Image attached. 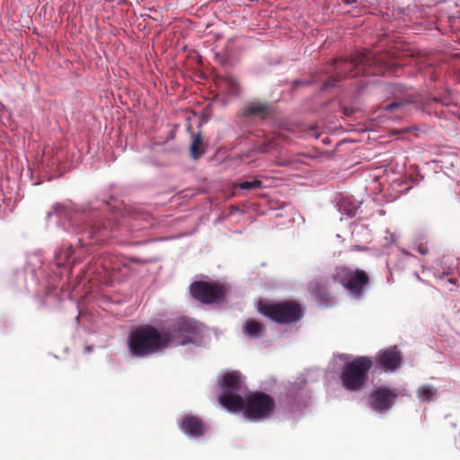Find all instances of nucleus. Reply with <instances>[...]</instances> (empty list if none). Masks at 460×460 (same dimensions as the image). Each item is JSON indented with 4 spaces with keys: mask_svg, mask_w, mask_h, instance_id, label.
I'll return each mask as SVG.
<instances>
[{
    "mask_svg": "<svg viewBox=\"0 0 460 460\" xmlns=\"http://www.w3.org/2000/svg\"><path fill=\"white\" fill-rule=\"evenodd\" d=\"M128 346L134 356L146 357L169 346V337L155 327L146 325L133 331L129 336Z\"/></svg>",
    "mask_w": 460,
    "mask_h": 460,
    "instance_id": "nucleus-1",
    "label": "nucleus"
},
{
    "mask_svg": "<svg viewBox=\"0 0 460 460\" xmlns=\"http://www.w3.org/2000/svg\"><path fill=\"white\" fill-rule=\"evenodd\" d=\"M275 400L270 394L256 391L242 398V406L234 411H242L252 421H261L271 416L275 410Z\"/></svg>",
    "mask_w": 460,
    "mask_h": 460,
    "instance_id": "nucleus-2",
    "label": "nucleus"
},
{
    "mask_svg": "<svg viewBox=\"0 0 460 460\" xmlns=\"http://www.w3.org/2000/svg\"><path fill=\"white\" fill-rule=\"evenodd\" d=\"M373 367L369 357L359 356L344 365L341 373L343 387L350 392L360 391L368 380V372Z\"/></svg>",
    "mask_w": 460,
    "mask_h": 460,
    "instance_id": "nucleus-3",
    "label": "nucleus"
},
{
    "mask_svg": "<svg viewBox=\"0 0 460 460\" xmlns=\"http://www.w3.org/2000/svg\"><path fill=\"white\" fill-rule=\"evenodd\" d=\"M259 311L278 323H292L303 316V308L296 301L288 300L280 303H260Z\"/></svg>",
    "mask_w": 460,
    "mask_h": 460,
    "instance_id": "nucleus-4",
    "label": "nucleus"
},
{
    "mask_svg": "<svg viewBox=\"0 0 460 460\" xmlns=\"http://www.w3.org/2000/svg\"><path fill=\"white\" fill-rule=\"evenodd\" d=\"M222 390L218 397L219 402L228 411H234L242 406L241 393L244 384L239 372L234 371L226 374L219 383Z\"/></svg>",
    "mask_w": 460,
    "mask_h": 460,
    "instance_id": "nucleus-5",
    "label": "nucleus"
},
{
    "mask_svg": "<svg viewBox=\"0 0 460 460\" xmlns=\"http://www.w3.org/2000/svg\"><path fill=\"white\" fill-rule=\"evenodd\" d=\"M333 281L342 285L355 298H360L364 289L369 284V277L366 271L349 267L336 268L332 275Z\"/></svg>",
    "mask_w": 460,
    "mask_h": 460,
    "instance_id": "nucleus-6",
    "label": "nucleus"
},
{
    "mask_svg": "<svg viewBox=\"0 0 460 460\" xmlns=\"http://www.w3.org/2000/svg\"><path fill=\"white\" fill-rule=\"evenodd\" d=\"M227 288L215 282L195 281L190 287L193 298L202 304H213L224 299Z\"/></svg>",
    "mask_w": 460,
    "mask_h": 460,
    "instance_id": "nucleus-7",
    "label": "nucleus"
},
{
    "mask_svg": "<svg viewBox=\"0 0 460 460\" xmlns=\"http://www.w3.org/2000/svg\"><path fill=\"white\" fill-rule=\"evenodd\" d=\"M365 60V56L361 54L353 59H339L335 61L336 75L330 77L324 84V87H334L341 81L343 76L355 77L363 72L362 64Z\"/></svg>",
    "mask_w": 460,
    "mask_h": 460,
    "instance_id": "nucleus-8",
    "label": "nucleus"
},
{
    "mask_svg": "<svg viewBox=\"0 0 460 460\" xmlns=\"http://www.w3.org/2000/svg\"><path fill=\"white\" fill-rule=\"evenodd\" d=\"M196 332L197 328L195 324L187 319L175 321L167 331L164 332L169 337V346L185 345L192 341Z\"/></svg>",
    "mask_w": 460,
    "mask_h": 460,
    "instance_id": "nucleus-9",
    "label": "nucleus"
},
{
    "mask_svg": "<svg viewBox=\"0 0 460 460\" xmlns=\"http://www.w3.org/2000/svg\"><path fill=\"white\" fill-rule=\"evenodd\" d=\"M397 394L389 388L378 387L374 390L369 398V406L378 412L387 411L394 403Z\"/></svg>",
    "mask_w": 460,
    "mask_h": 460,
    "instance_id": "nucleus-10",
    "label": "nucleus"
},
{
    "mask_svg": "<svg viewBox=\"0 0 460 460\" xmlns=\"http://www.w3.org/2000/svg\"><path fill=\"white\" fill-rule=\"evenodd\" d=\"M375 362L379 368L394 371L402 363V355L397 347H391L380 350L375 358Z\"/></svg>",
    "mask_w": 460,
    "mask_h": 460,
    "instance_id": "nucleus-11",
    "label": "nucleus"
},
{
    "mask_svg": "<svg viewBox=\"0 0 460 460\" xmlns=\"http://www.w3.org/2000/svg\"><path fill=\"white\" fill-rule=\"evenodd\" d=\"M181 429L192 437H200L206 432V425L198 416L185 415L180 423Z\"/></svg>",
    "mask_w": 460,
    "mask_h": 460,
    "instance_id": "nucleus-12",
    "label": "nucleus"
},
{
    "mask_svg": "<svg viewBox=\"0 0 460 460\" xmlns=\"http://www.w3.org/2000/svg\"><path fill=\"white\" fill-rule=\"evenodd\" d=\"M308 291L320 303H329L332 300L328 289V280L326 279H315L308 284Z\"/></svg>",
    "mask_w": 460,
    "mask_h": 460,
    "instance_id": "nucleus-13",
    "label": "nucleus"
},
{
    "mask_svg": "<svg viewBox=\"0 0 460 460\" xmlns=\"http://www.w3.org/2000/svg\"><path fill=\"white\" fill-rule=\"evenodd\" d=\"M270 105L268 102H252L243 110L244 117L265 119L270 112Z\"/></svg>",
    "mask_w": 460,
    "mask_h": 460,
    "instance_id": "nucleus-14",
    "label": "nucleus"
},
{
    "mask_svg": "<svg viewBox=\"0 0 460 460\" xmlns=\"http://www.w3.org/2000/svg\"><path fill=\"white\" fill-rule=\"evenodd\" d=\"M216 84L219 90L229 96H237L240 93L239 82L231 75L217 76Z\"/></svg>",
    "mask_w": 460,
    "mask_h": 460,
    "instance_id": "nucleus-15",
    "label": "nucleus"
},
{
    "mask_svg": "<svg viewBox=\"0 0 460 460\" xmlns=\"http://www.w3.org/2000/svg\"><path fill=\"white\" fill-rule=\"evenodd\" d=\"M243 333L251 338H259L264 332V326L254 319H248L243 327Z\"/></svg>",
    "mask_w": 460,
    "mask_h": 460,
    "instance_id": "nucleus-16",
    "label": "nucleus"
},
{
    "mask_svg": "<svg viewBox=\"0 0 460 460\" xmlns=\"http://www.w3.org/2000/svg\"><path fill=\"white\" fill-rule=\"evenodd\" d=\"M190 156L193 159H199L205 154L203 139L200 133L195 134L190 148Z\"/></svg>",
    "mask_w": 460,
    "mask_h": 460,
    "instance_id": "nucleus-17",
    "label": "nucleus"
},
{
    "mask_svg": "<svg viewBox=\"0 0 460 460\" xmlns=\"http://www.w3.org/2000/svg\"><path fill=\"white\" fill-rule=\"evenodd\" d=\"M437 394V389L431 385H424L418 389V396L423 402H429Z\"/></svg>",
    "mask_w": 460,
    "mask_h": 460,
    "instance_id": "nucleus-18",
    "label": "nucleus"
},
{
    "mask_svg": "<svg viewBox=\"0 0 460 460\" xmlns=\"http://www.w3.org/2000/svg\"><path fill=\"white\" fill-rule=\"evenodd\" d=\"M277 147L275 138L266 139L262 144L256 146L253 151L256 153L266 154Z\"/></svg>",
    "mask_w": 460,
    "mask_h": 460,
    "instance_id": "nucleus-19",
    "label": "nucleus"
},
{
    "mask_svg": "<svg viewBox=\"0 0 460 460\" xmlns=\"http://www.w3.org/2000/svg\"><path fill=\"white\" fill-rule=\"evenodd\" d=\"M73 253L74 250L72 247H69L65 251H61L58 254H57V265L58 267L64 266L66 262H68Z\"/></svg>",
    "mask_w": 460,
    "mask_h": 460,
    "instance_id": "nucleus-20",
    "label": "nucleus"
},
{
    "mask_svg": "<svg viewBox=\"0 0 460 460\" xmlns=\"http://www.w3.org/2000/svg\"><path fill=\"white\" fill-rule=\"evenodd\" d=\"M238 187L242 190L260 189L262 187V181L260 180H254L252 181H245L240 182Z\"/></svg>",
    "mask_w": 460,
    "mask_h": 460,
    "instance_id": "nucleus-21",
    "label": "nucleus"
},
{
    "mask_svg": "<svg viewBox=\"0 0 460 460\" xmlns=\"http://www.w3.org/2000/svg\"><path fill=\"white\" fill-rule=\"evenodd\" d=\"M112 300L111 298H110L109 296H102L101 298H100V306L105 310V311H110L111 310L112 308Z\"/></svg>",
    "mask_w": 460,
    "mask_h": 460,
    "instance_id": "nucleus-22",
    "label": "nucleus"
},
{
    "mask_svg": "<svg viewBox=\"0 0 460 460\" xmlns=\"http://www.w3.org/2000/svg\"><path fill=\"white\" fill-rule=\"evenodd\" d=\"M405 105V102L403 101H395L389 104H387L385 109L388 111H394L402 106Z\"/></svg>",
    "mask_w": 460,
    "mask_h": 460,
    "instance_id": "nucleus-23",
    "label": "nucleus"
},
{
    "mask_svg": "<svg viewBox=\"0 0 460 460\" xmlns=\"http://www.w3.org/2000/svg\"><path fill=\"white\" fill-rule=\"evenodd\" d=\"M53 209H54V212L58 215V216H66L67 212H66V208L60 205V204H57L53 207Z\"/></svg>",
    "mask_w": 460,
    "mask_h": 460,
    "instance_id": "nucleus-24",
    "label": "nucleus"
},
{
    "mask_svg": "<svg viewBox=\"0 0 460 460\" xmlns=\"http://www.w3.org/2000/svg\"><path fill=\"white\" fill-rule=\"evenodd\" d=\"M417 252L419 253H420L421 255H426L429 253V249L428 247V244L427 243H420L417 245V248H416Z\"/></svg>",
    "mask_w": 460,
    "mask_h": 460,
    "instance_id": "nucleus-25",
    "label": "nucleus"
},
{
    "mask_svg": "<svg viewBox=\"0 0 460 460\" xmlns=\"http://www.w3.org/2000/svg\"><path fill=\"white\" fill-rule=\"evenodd\" d=\"M102 201L103 205L106 206L107 208L111 207L112 196L111 195L110 199H107L106 196L103 195L102 197Z\"/></svg>",
    "mask_w": 460,
    "mask_h": 460,
    "instance_id": "nucleus-26",
    "label": "nucleus"
},
{
    "mask_svg": "<svg viewBox=\"0 0 460 460\" xmlns=\"http://www.w3.org/2000/svg\"><path fill=\"white\" fill-rule=\"evenodd\" d=\"M83 231H85L89 234L90 238L93 237V235H94V230L93 227L85 228L84 230H80L79 232H83Z\"/></svg>",
    "mask_w": 460,
    "mask_h": 460,
    "instance_id": "nucleus-27",
    "label": "nucleus"
},
{
    "mask_svg": "<svg viewBox=\"0 0 460 460\" xmlns=\"http://www.w3.org/2000/svg\"><path fill=\"white\" fill-rule=\"evenodd\" d=\"M92 350H93V346H90V345L85 346L84 351L86 353H90V352H92Z\"/></svg>",
    "mask_w": 460,
    "mask_h": 460,
    "instance_id": "nucleus-28",
    "label": "nucleus"
},
{
    "mask_svg": "<svg viewBox=\"0 0 460 460\" xmlns=\"http://www.w3.org/2000/svg\"><path fill=\"white\" fill-rule=\"evenodd\" d=\"M77 262H78L77 259H75V260L73 261V262H72V263H73V265H75V264H76Z\"/></svg>",
    "mask_w": 460,
    "mask_h": 460,
    "instance_id": "nucleus-29",
    "label": "nucleus"
},
{
    "mask_svg": "<svg viewBox=\"0 0 460 460\" xmlns=\"http://www.w3.org/2000/svg\"><path fill=\"white\" fill-rule=\"evenodd\" d=\"M344 113H345V115H349V114L347 110H345Z\"/></svg>",
    "mask_w": 460,
    "mask_h": 460,
    "instance_id": "nucleus-30",
    "label": "nucleus"
}]
</instances>
